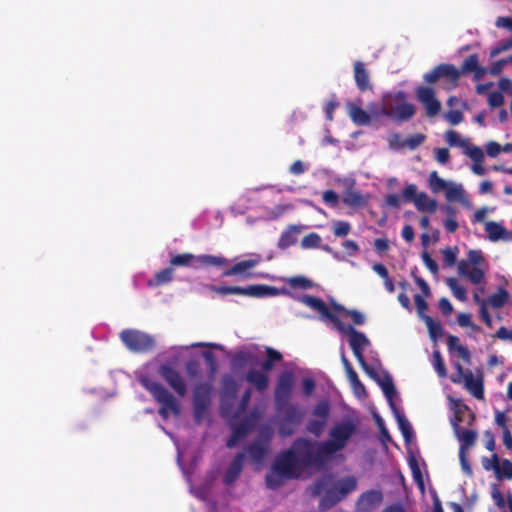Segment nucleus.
Returning <instances> with one entry per match:
<instances>
[{"instance_id": "nucleus-64", "label": "nucleus", "mask_w": 512, "mask_h": 512, "mask_svg": "<svg viewBox=\"0 0 512 512\" xmlns=\"http://www.w3.org/2000/svg\"><path fill=\"white\" fill-rule=\"evenodd\" d=\"M422 260L425 266L433 273L436 274L438 272V264L437 262L430 256L427 251L422 252Z\"/></svg>"}, {"instance_id": "nucleus-13", "label": "nucleus", "mask_w": 512, "mask_h": 512, "mask_svg": "<svg viewBox=\"0 0 512 512\" xmlns=\"http://www.w3.org/2000/svg\"><path fill=\"white\" fill-rule=\"evenodd\" d=\"M294 383L295 376L292 371L285 370L280 373L274 390L275 409H281L283 405L290 402Z\"/></svg>"}, {"instance_id": "nucleus-56", "label": "nucleus", "mask_w": 512, "mask_h": 512, "mask_svg": "<svg viewBox=\"0 0 512 512\" xmlns=\"http://www.w3.org/2000/svg\"><path fill=\"white\" fill-rule=\"evenodd\" d=\"M320 242L321 237L319 236V234L312 232L302 239L301 246L303 248H317L319 247Z\"/></svg>"}, {"instance_id": "nucleus-63", "label": "nucleus", "mask_w": 512, "mask_h": 512, "mask_svg": "<svg viewBox=\"0 0 512 512\" xmlns=\"http://www.w3.org/2000/svg\"><path fill=\"white\" fill-rule=\"evenodd\" d=\"M322 199L327 205H329L331 207L336 206L339 202L338 194L334 190L324 191L323 195H322Z\"/></svg>"}, {"instance_id": "nucleus-62", "label": "nucleus", "mask_w": 512, "mask_h": 512, "mask_svg": "<svg viewBox=\"0 0 512 512\" xmlns=\"http://www.w3.org/2000/svg\"><path fill=\"white\" fill-rule=\"evenodd\" d=\"M503 103H504V96L501 92L494 91L488 95V104L491 107H493V108L500 107L503 105Z\"/></svg>"}, {"instance_id": "nucleus-52", "label": "nucleus", "mask_w": 512, "mask_h": 512, "mask_svg": "<svg viewBox=\"0 0 512 512\" xmlns=\"http://www.w3.org/2000/svg\"><path fill=\"white\" fill-rule=\"evenodd\" d=\"M426 139V136L421 133L413 134L407 137L399 147H406L408 149L414 150L419 147Z\"/></svg>"}, {"instance_id": "nucleus-12", "label": "nucleus", "mask_w": 512, "mask_h": 512, "mask_svg": "<svg viewBox=\"0 0 512 512\" xmlns=\"http://www.w3.org/2000/svg\"><path fill=\"white\" fill-rule=\"evenodd\" d=\"M212 386L208 382H200L193 390V416L197 424H200L211 403Z\"/></svg>"}, {"instance_id": "nucleus-38", "label": "nucleus", "mask_w": 512, "mask_h": 512, "mask_svg": "<svg viewBox=\"0 0 512 512\" xmlns=\"http://www.w3.org/2000/svg\"><path fill=\"white\" fill-rule=\"evenodd\" d=\"M485 231L488 233V237L491 241H498L504 239L507 230L501 224L489 221L485 224Z\"/></svg>"}, {"instance_id": "nucleus-61", "label": "nucleus", "mask_w": 512, "mask_h": 512, "mask_svg": "<svg viewBox=\"0 0 512 512\" xmlns=\"http://www.w3.org/2000/svg\"><path fill=\"white\" fill-rule=\"evenodd\" d=\"M463 118V113L459 110H450L445 114V119L454 126L461 123Z\"/></svg>"}, {"instance_id": "nucleus-46", "label": "nucleus", "mask_w": 512, "mask_h": 512, "mask_svg": "<svg viewBox=\"0 0 512 512\" xmlns=\"http://www.w3.org/2000/svg\"><path fill=\"white\" fill-rule=\"evenodd\" d=\"M446 284L452 291L453 295L459 300V301H466L467 300V291L466 289L458 284L457 279L455 278H447Z\"/></svg>"}, {"instance_id": "nucleus-51", "label": "nucleus", "mask_w": 512, "mask_h": 512, "mask_svg": "<svg viewBox=\"0 0 512 512\" xmlns=\"http://www.w3.org/2000/svg\"><path fill=\"white\" fill-rule=\"evenodd\" d=\"M455 369L457 371V377H453L452 381L454 383H460L463 381L464 385L474 379L473 372L470 369H464L460 363L455 364Z\"/></svg>"}, {"instance_id": "nucleus-49", "label": "nucleus", "mask_w": 512, "mask_h": 512, "mask_svg": "<svg viewBox=\"0 0 512 512\" xmlns=\"http://www.w3.org/2000/svg\"><path fill=\"white\" fill-rule=\"evenodd\" d=\"M447 185L448 183L438 175L437 171H432L430 173L429 187L433 192L437 193L440 191H445Z\"/></svg>"}, {"instance_id": "nucleus-29", "label": "nucleus", "mask_w": 512, "mask_h": 512, "mask_svg": "<svg viewBox=\"0 0 512 512\" xmlns=\"http://www.w3.org/2000/svg\"><path fill=\"white\" fill-rule=\"evenodd\" d=\"M382 389L389 406L392 411H396V404L394 402V398L396 396V388L394 386L392 377L389 373L384 372L382 377L376 382Z\"/></svg>"}, {"instance_id": "nucleus-18", "label": "nucleus", "mask_w": 512, "mask_h": 512, "mask_svg": "<svg viewBox=\"0 0 512 512\" xmlns=\"http://www.w3.org/2000/svg\"><path fill=\"white\" fill-rule=\"evenodd\" d=\"M262 261L259 254H253L251 258L237 262L232 267L225 269L222 276H240L244 279H250L255 276L250 270L256 267Z\"/></svg>"}, {"instance_id": "nucleus-27", "label": "nucleus", "mask_w": 512, "mask_h": 512, "mask_svg": "<svg viewBox=\"0 0 512 512\" xmlns=\"http://www.w3.org/2000/svg\"><path fill=\"white\" fill-rule=\"evenodd\" d=\"M342 202L349 207H362L367 204L368 197L362 195L359 191L354 189V182H352L344 191Z\"/></svg>"}, {"instance_id": "nucleus-23", "label": "nucleus", "mask_w": 512, "mask_h": 512, "mask_svg": "<svg viewBox=\"0 0 512 512\" xmlns=\"http://www.w3.org/2000/svg\"><path fill=\"white\" fill-rule=\"evenodd\" d=\"M459 72H461V75L473 72V80L479 81L486 75L487 69L479 65L477 54H471L464 59Z\"/></svg>"}, {"instance_id": "nucleus-60", "label": "nucleus", "mask_w": 512, "mask_h": 512, "mask_svg": "<svg viewBox=\"0 0 512 512\" xmlns=\"http://www.w3.org/2000/svg\"><path fill=\"white\" fill-rule=\"evenodd\" d=\"M443 254V260L447 266H453L456 263L457 260V248L455 250L451 248H445L442 251Z\"/></svg>"}, {"instance_id": "nucleus-43", "label": "nucleus", "mask_w": 512, "mask_h": 512, "mask_svg": "<svg viewBox=\"0 0 512 512\" xmlns=\"http://www.w3.org/2000/svg\"><path fill=\"white\" fill-rule=\"evenodd\" d=\"M408 464L415 483L417 484L418 488L423 492L425 490V485L423 475L417 459L413 455L410 456Z\"/></svg>"}, {"instance_id": "nucleus-50", "label": "nucleus", "mask_w": 512, "mask_h": 512, "mask_svg": "<svg viewBox=\"0 0 512 512\" xmlns=\"http://www.w3.org/2000/svg\"><path fill=\"white\" fill-rule=\"evenodd\" d=\"M285 480L286 479L280 475L278 471H273L272 469L265 477L267 487L273 490L281 487Z\"/></svg>"}, {"instance_id": "nucleus-53", "label": "nucleus", "mask_w": 512, "mask_h": 512, "mask_svg": "<svg viewBox=\"0 0 512 512\" xmlns=\"http://www.w3.org/2000/svg\"><path fill=\"white\" fill-rule=\"evenodd\" d=\"M464 148H465L464 153L468 157H470L473 160V162H483L484 161L485 155H484L483 150L480 147L474 146V145H469V143L467 142V146H465Z\"/></svg>"}, {"instance_id": "nucleus-19", "label": "nucleus", "mask_w": 512, "mask_h": 512, "mask_svg": "<svg viewBox=\"0 0 512 512\" xmlns=\"http://www.w3.org/2000/svg\"><path fill=\"white\" fill-rule=\"evenodd\" d=\"M383 498V493L380 490L365 491L356 501L355 512H373L383 502Z\"/></svg>"}, {"instance_id": "nucleus-59", "label": "nucleus", "mask_w": 512, "mask_h": 512, "mask_svg": "<svg viewBox=\"0 0 512 512\" xmlns=\"http://www.w3.org/2000/svg\"><path fill=\"white\" fill-rule=\"evenodd\" d=\"M417 186L415 184H409L402 191V197L407 202H415V199L418 196Z\"/></svg>"}, {"instance_id": "nucleus-41", "label": "nucleus", "mask_w": 512, "mask_h": 512, "mask_svg": "<svg viewBox=\"0 0 512 512\" xmlns=\"http://www.w3.org/2000/svg\"><path fill=\"white\" fill-rule=\"evenodd\" d=\"M357 486V481L354 477H346L338 482L334 490L337 491L338 496L343 499L347 494L354 491Z\"/></svg>"}, {"instance_id": "nucleus-1", "label": "nucleus", "mask_w": 512, "mask_h": 512, "mask_svg": "<svg viewBox=\"0 0 512 512\" xmlns=\"http://www.w3.org/2000/svg\"><path fill=\"white\" fill-rule=\"evenodd\" d=\"M294 455L302 471L307 468L323 469L332 459L329 453L325 452L322 447V441H312L308 438H296L292 445Z\"/></svg>"}, {"instance_id": "nucleus-24", "label": "nucleus", "mask_w": 512, "mask_h": 512, "mask_svg": "<svg viewBox=\"0 0 512 512\" xmlns=\"http://www.w3.org/2000/svg\"><path fill=\"white\" fill-rule=\"evenodd\" d=\"M354 80L357 88L361 92L372 90V84L370 82L369 71L365 68V64L361 61H356L353 64Z\"/></svg>"}, {"instance_id": "nucleus-45", "label": "nucleus", "mask_w": 512, "mask_h": 512, "mask_svg": "<svg viewBox=\"0 0 512 512\" xmlns=\"http://www.w3.org/2000/svg\"><path fill=\"white\" fill-rule=\"evenodd\" d=\"M464 386L476 399L484 398V386L481 378H474Z\"/></svg>"}, {"instance_id": "nucleus-32", "label": "nucleus", "mask_w": 512, "mask_h": 512, "mask_svg": "<svg viewBox=\"0 0 512 512\" xmlns=\"http://www.w3.org/2000/svg\"><path fill=\"white\" fill-rule=\"evenodd\" d=\"M493 470L499 479L505 478L508 480L512 479V462L508 459H504L500 462L497 454L492 455Z\"/></svg>"}, {"instance_id": "nucleus-14", "label": "nucleus", "mask_w": 512, "mask_h": 512, "mask_svg": "<svg viewBox=\"0 0 512 512\" xmlns=\"http://www.w3.org/2000/svg\"><path fill=\"white\" fill-rule=\"evenodd\" d=\"M272 439V431L269 428H263L259 432V436L246 447V451L252 460L261 463L270 449Z\"/></svg>"}, {"instance_id": "nucleus-30", "label": "nucleus", "mask_w": 512, "mask_h": 512, "mask_svg": "<svg viewBox=\"0 0 512 512\" xmlns=\"http://www.w3.org/2000/svg\"><path fill=\"white\" fill-rule=\"evenodd\" d=\"M342 363H343V366L347 373V377L352 385L354 393L358 397L366 396L365 386L359 380L358 374L353 369L351 363L349 362V360L346 358V356L344 354L342 355Z\"/></svg>"}, {"instance_id": "nucleus-26", "label": "nucleus", "mask_w": 512, "mask_h": 512, "mask_svg": "<svg viewBox=\"0 0 512 512\" xmlns=\"http://www.w3.org/2000/svg\"><path fill=\"white\" fill-rule=\"evenodd\" d=\"M244 460H245V453H243V452L238 453L233 458V460L229 464V467L227 468L226 473L224 475L223 481L226 485H231L238 479V477L243 469Z\"/></svg>"}, {"instance_id": "nucleus-7", "label": "nucleus", "mask_w": 512, "mask_h": 512, "mask_svg": "<svg viewBox=\"0 0 512 512\" xmlns=\"http://www.w3.org/2000/svg\"><path fill=\"white\" fill-rule=\"evenodd\" d=\"M210 290L222 296L231 294L253 298L274 297L280 294V289L265 284H254L247 287L211 286Z\"/></svg>"}, {"instance_id": "nucleus-20", "label": "nucleus", "mask_w": 512, "mask_h": 512, "mask_svg": "<svg viewBox=\"0 0 512 512\" xmlns=\"http://www.w3.org/2000/svg\"><path fill=\"white\" fill-rule=\"evenodd\" d=\"M416 95L419 102L425 106L426 115L428 117H434L439 113L441 109V103L435 97V92L432 88L420 86L416 91Z\"/></svg>"}, {"instance_id": "nucleus-15", "label": "nucleus", "mask_w": 512, "mask_h": 512, "mask_svg": "<svg viewBox=\"0 0 512 512\" xmlns=\"http://www.w3.org/2000/svg\"><path fill=\"white\" fill-rule=\"evenodd\" d=\"M297 300L311 309L318 311L322 317L330 320L338 331H345V325L336 314L330 311L322 299L312 295H302L298 297Z\"/></svg>"}, {"instance_id": "nucleus-36", "label": "nucleus", "mask_w": 512, "mask_h": 512, "mask_svg": "<svg viewBox=\"0 0 512 512\" xmlns=\"http://www.w3.org/2000/svg\"><path fill=\"white\" fill-rule=\"evenodd\" d=\"M419 211L433 213L437 209V201L429 198L425 192H420L414 202Z\"/></svg>"}, {"instance_id": "nucleus-5", "label": "nucleus", "mask_w": 512, "mask_h": 512, "mask_svg": "<svg viewBox=\"0 0 512 512\" xmlns=\"http://www.w3.org/2000/svg\"><path fill=\"white\" fill-rule=\"evenodd\" d=\"M381 115L398 122L411 119L415 114V106L406 101V94L402 91L383 98Z\"/></svg>"}, {"instance_id": "nucleus-22", "label": "nucleus", "mask_w": 512, "mask_h": 512, "mask_svg": "<svg viewBox=\"0 0 512 512\" xmlns=\"http://www.w3.org/2000/svg\"><path fill=\"white\" fill-rule=\"evenodd\" d=\"M452 402V410L453 417L451 418V425L453 427L454 432L460 431V423L465 421V414L467 413L469 416L468 425H471L475 420V414L471 411V409L461 400V399H451Z\"/></svg>"}, {"instance_id": "nucleus-17", "label": "nucleus", "mask_w": 512, "mask_h": 512, "mask_svg": "<svg viewBox=\"0 0 512 512\" xmlns=\"http://www.w3.org/2000/svg\"><path fill=\"white\" fill-rule=\"evenodd\" d=\"M159 374L179 397L187 394L185 379L175 368L167 364L161 365Z\"/></svg>"}, {"instance_id": "nucleus-44", "label": "nucleus", "mask_w": 512, "mask_h": 512, "mask_svg": "<svg viewBox=\"0 0 512 512\" xmlns=\"http://www.w3.org/2000/svg\"><path fill=\"white\" fill-rule=\"evenodd\" d=\"M342 499L338 496L336 490L331 489L326 492V494L321 498L319 507L322 511L328 510L337 504Z\"/></svg>"}, {"instance_id": "nucleus-16", "label": "nucleus", "mask_w": 512, "mask_h": 512, "mask_svg": "<svg viewBox=\"0 0 512 512\" xmlns=\"http://www.w3.org/2000/svg\"><path fill=\"white\" fill-rule=\"evenodd\" d=\"M460 77L461 72L453 64L441 63L424 74L423 79L426 83L433 84L439 79L445 78L452 86H456Z\"/></svg>"}, {"instance_id": "nucleus-2", "label": "nucleus", "mask_w": 512, "mask_h": 512, "mask_svg": "<svg viewBox=\"0 0 512 512\" xmlns=\"http://www.w3.org/2000/svg\"><path fill=\"white\" fill-rule=\"evenodd\" d=\"M358 420L346 419L335 423L329 430V438L322 441L323 450L331 458L339 451L343 450L351 437L356 433Z\"/></svg>"}, {"instance_id": "nucleus-37", "label": "nucleus", "mask_w": 512, "mask_h": 512, "mask_svg": "<svg viewBox=\"0 0 512 512\" xmlns=\"http://www.w3.org/2000/svg\"><path fill=\"white\" fill-rule=\"evenodd\" d=\"M445 196L449 201H460L464 204L468 202L465 197V191L460 184H448L445 189Z\"/></svg>"}, {"instance_id": "nucleus-48", "label": "nucleus", "mask_w": 512, "mask_h": 512, "mask_svg": "<svg viewBox=\"0 0 512 512\" xmlns=\"http://www.w3.org/2000/svg\"><path fill=\"white\" fill-rule=\"evenodd\" d=\"M288 285L293 289H311L314 283L305 276H294L287 280Z\"/></svg>"}, {"instance_id": "nucleus-42", "label": "nucleus", "mask_w": 512, "mask_h": 512, "mask_svg": "<svg viewBox=\"0 0 512 512\" xmlns=\"http://www.w3.org/2000/svg\"><path fill=\"white\" fill-rule=\"evenodd\" d=\"M394 416L397 420L399 429L405 439V441H409L413 435L412 427L409 421L405 418V416L396 408V411H393Z\"/></svg>"}, {"instance_id": "nucleus-3", "label": "nucleus", "mask_w": 512, "mask_h": 512, "mask_svg": "<svg viewBox=\"0 0 512 512\" xmlns=\"http://www.w3.org/2000/svg\"><path fill=\"white\" fill-rule=\"evenodd\" d=\"M141 384L152 395L154 400L161 405L158 413L163 420H167L170 413L175 416L180 415L181 408L178 401L163 384L149 379H142Z\"/></svg>"}, {"instance_id": "nucleus-11", "label": "nucleus", "mask_w": 512, "mask_h": 512, "mask_svg": "<svg viewBox=\"0 0 512 512\" xmlns=\"http://www.w3.org/2000/svg\"><path fill=\"white\" fill-rule=\"evenodd\" d=\"M272 470L278 471L285 479H298L303 472L291 448L276 456L272 464Z\"/></svg>"}, {"instance_id": "nucleus-34", "label": "nucleus", "mask_w": 512, "mask_h": 512, "mask_svg": "<svg viewBox=\"0 0 512 512\" xmlns=\"http://www.w3.org/2000/svg\"><path fill=\"white\" fill-rule=\"evenodd\" d=\"M460 441V450H468L472 446H474L477 439V432L470 429H463L460 427L459 432H454Z\"/></svg>"}, {"instance_id": "nucleus-39", "label": "nucleus", "mask_w": 512, "mask_h": 512, "mask_svg": "<svg viewBox=\"0 0 512 512\" xmlns=\"http://www.w3.org/2000/svg\"><path fill=\"white\" fill-rule=\"evenodd\" d=\"M423 320L427 326L429 336L433 341H437L443 336V328L439 321H435L429 315H424Z\"/></svg>"}, {"instance_id": "nucleus-35", "label": "nucleus", "mask_w": 512, "mask_h": 512, "mask_svg": "<svg viewBox=\"0 0 512 512\" xmlns=\"http://www.w3.org/2000/svg\"><path fill=\"white\" fill-rule=\"evenodd\" d=\"M174 269L172 266L158 271L154 278L148 281L149 287H157L170 283L173 280Z\"/></svg>"}, {"instance_id": "nucleus-4", "label": "nucleus", "mask_w": 512, "mask_h": 512, "mask_svg": "<svg viewBox=\"0 0 512 512\" xmlns=\"http://www.w3.org/2000/svg\"><path fill=\"white\" fill-rule=\"evenodd\" d=\"M266 359L261 363V369H250L245 374V380L252 385L258 392L262 393L269 387V375L275 363L281 362L282 354L272 347H266Z\"/></svg>"}, {"instance_id": "nucleus-8", "label": "nucleus", "mask_w": 512, "mask_h": 512, "mask_svg": "<svg viewBox=\"0 0 512 512\" xmlns=\"http://www.w3.org/2000/svg\"><path fill=\"white\" fill-rule=\"evenodd\" d=\"M276 412L278 414V433L283 438L294 434L304 418V411L290 402L283 405L281 409H276Z\"/></svg>"}, {"instance_id": "nucleus-55", "label": "nucleus", "mask_w": 512, "mask_h": 512, "mask_svg": "<svg viewBox=\"0 0 512 512\" xmlns=\"http://www.w3.org/2000/svg\"><path fill=\"white\" fill-rule=\"evenodd\" d=\"M445 139L450 146H459L464 148L467 146V140H462L459 134L454 130H448L445 133Z\"/></svg>"}, {"instance_id": "nucleus-47", "label": "nucleus", "mask_w": 512, "mask_h": 512, "mask_svg": "<svg viewBox=\"0 0 512 512\" xmlns=\"http://www.w3.org/2000/svg\"><path fill=\"white\" fill-rule=\"evenodd\" d=\"M223 394H222V405H224L225 398L230 397L234 399L238 392V384L232 378H225L223 381Z\"/></svg>"}, {"instance_id": "nucleus-10", "label": "nucleus", "mask_w": 512, "mask_h": 512, "mask_svg": "<svg viewBox=\"0 0 512 512\" xmlns=\"http://www.w3.org/2000/svg\"><path fill=\"white\" fill-rule=\"evenodd\" d=\"M330 412V403L327 400L319 401L312 409V417L306 422V432L316 438L320 437L328 424Z\"/></svg>"}, {"instance_id": "nucleus-25", "label": "nucleus", "mask_w": 512, "mask_h": 512, "mask_svg": "<svg viewBox=\"0 0 512 512\" xmlns=\"http://www.w3.org/2000/svg\"><path fill=\"white\" fill-rule=\"evenodd\" d=\"M260 416H261L260 411L257 409H253L250 411V413L248 415L243 417L232 428H234L238 434L245 437L255 428Z\"/></svg>"}, {"instance_id": "nucleus-6", "label": "nucleus", "mask_w": 512, "mask_h": 512, "mask_svg": "<svg viewBox=\"0 0 512 512\" xmlns=\"http://www.w3.org/2000/svg\"><path fill=\"white\" fill-rule=\"evenodd\" d=\"M228 260L221 255H194L192 253L177 254L170 259L172 267L184 266L198 269L200 267H226Z\"/></svg>"}, {"instance_id": "nucleus-40", "label": "nucleus", "mask_w": 512, "mask_h": 512, "mask_svg": "<svg viewBox=\"0 0 512 512\" xmlns=\"http://www.w3.org/2000/svg\"><path fill=\"white\" fill-rule=\"evenodd\" d=\"M508 298H509L508 291L501 287L497 290V292L491 294L488 297L487 302L493 309H500L505 305Z\"/></svg>"}, {"instance_id": "nucleus-31", "label": "nucleus", "mask_w": 512, "mask_h": 512, "mask_svg": "<svg viewBox=\"0 0 512 512\" xmlns=\"http://www.w3.org/2000/svg\"><path fill=\"white\" fill-rule=\"evenodd\" d=\"M302 227L299 225H289L280 235L278 240V248L285 250L297 242V237L301 232Z\"/></svg>"}, {"instance_id": "nucleus-33", "label": "nucleus", "mask_w": 512, "mask_h": 512, "mask_svg": "<svg viewBox=\"0 0 512 512\" xmlns=\"http://www.w3.org/2000/svg\"><path fill=\"white\" fill-rule=\"evenodd\" d=\"M349 116L351 120L359 126L369 125L371 117L367 111L355 104H349Z\"/></svg>"}, {"instance_id": "nucleus-54", "label": "nucleus", "mask_w": 512, "mask_h": 512, "mask_svg": "<svg viewBox=\"0 0 512 512\" xmlns=\"http://www.w3.org/2000/svg\"><path fill=\"white\" fill-rule=\"evenodd\" d=\"M433 365L439 377H445L447 375L444 360L438 350L433 351Z\"/></svg>"}, {"instance_id": "nucleus-21", "label": "nucleus", "mask_w": 512, "mask_h": 512, "mask_svg": "<svg viewBox=\"0 0 512 512\" xmlns=\"http://www.w3.org/2000/svg\"><path fill=\"white\" fill-rule=\"evenodd\" d=\"M349 335V345L358 362L364 363L363 349L369 344V339L362 332L357 331L353 326H345V331H341Z\"/></svg>"}, {"instance_id": "nucleus-9", "label": "nucleus", "mask_w": 512, "mask_h": 512, "mask_svg": "<svg viewBox=\"0 0 512 512\" xmlns=\"http://www.w3.org/2000/svg\"><path fill=\"white\" fill-rule=\"evenodd\" d=\"M124 346L131 352L141 354L154 349V338L140 330L124 329L119 335Z\"/></svg>"}, {"instance_id": "nucleus-28", "label": "nucleus", "mask_w": 512, "mask_h": 512, "mask_svg": "<svg viewBox=\"0 0 512 512\" xmlns=\"http://www.w3.org/2000/svg\"><path fill=\"white\" fill-rule=\"evenodd\" d=\"M458 271L462 276L467 277L472 284H479L484 279V271L476 266H470V263L467 260H461L458 263Z\"/></svg>"}, {"instance_id": "nucleus-57", "label": "nucleus", "mask_w": 512, "mask_h": 512, "mask_svg": "<svg viewBox=\"0 0 512 512\" xmlns=\"http://www.w3.org/2000/svg\"><path fill=\"white\" fill-rule=\"evenodd\" d=\"M351 225L347 221H337L334 224L333 232L337 237H345L350 233Z\"/></svg>"}, {"instance_id": "nucleus-58", "label": "nucleus", "mask_w": 512, "mask_h": 512, "mask_svg": "<svg viewBox=\"0 0 512 512\" xmlns=\"http://www.w3.org/2000/svg\"><path fill=\"white\" fill-rule=\"evenodd\" d=\"M251 395H252V391L251 389H247L245 390V392L242 394V397H241V400H240V403L238 405V408H237V412L235 414V416H239L241 415L242 413H244L250 403V400H251Z\"/></svg>"}]
</instances>
